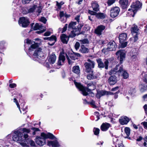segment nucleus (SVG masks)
Returning a JSON list of instances; mask_svg holds the SVG:
<instances>
[{"mask_svg": "<svg viewBox=\"0 0 147 147\" xmlns=\"http://www.w3.org/2000/svg\"><path fill=\"white\" fill-rule=\"evenodd\" d=\"M16 86V84L15 83H13L11 84H10L9 85V86L11 88H14Z\"/></svg>", "mask_w": 147, "mask_h": 147, "instance_id": "62", "label": "nucleus"}, {"mask_svg": "<svg viewBox=\"0 0 147 147\" xmlns=\"http://www.w3.org/2000/svg\"><path fill=\"white\" fill-rule=\"evenodd\" d=\"M79 41L80 44L83 45L84 44H88L89 43V41L87 38H84L83 39L80 40Z\"/></svg>", "mask_w": 147, "mask_h": 147, "instance_id": "38", "label": "nucleus"}, {"mask_svg": "<svg viewBox=\"0 0 147 147\" xmlns=\"http://www.w3.org/2000/svg\"><path fill=\"white\" fill-rule=\"evenodd\" d=\"M132 8L131 7V8L129 9L128 10V12L127 13V14H128L129 16H131L133 17H134V16L135 14L137 12V11L135 10L136 11L134 12V13H133L132 11Z\"/></svg>", "mask_w": 147, "mask_h": 147, "instance_id": "40", "label": "nucleus"}, {"mask_svg": "<svg viewBox=\"0 0 147 147\" xmlns=\"http://www.w3.org/2000/svg\"><path fill=\"white\" fill-rule=\"evenodd\" d=\"M138 30L139 29L138 28V26L136 25H134L131 29V33L133 35H134V34H136L135 35H137V36L139 32Z\"/></svg>", "mask_w": 147, "mask_h": 147, "instance_id": "27", "label": "nucleus"}, {"mask_svg": "<svg viewBox=\"0 0 147 147\" xmlns=\"http://www.w3.org/2000/svg\"><path fill=\"white\" fill-rule=\"evenodd\" d=\"M44 24L46 23L47 20L46 18L44 17H42L40 20Z\"/></svg>", "mask_w": 147, "mask_h": 147, "instance_id": "60", "label": "nucleus"}, {"mask_svg": "<svg viewBox=\"0 0 147 147\" xmlns=\"http://www.w3.org/2000/svg\"><path fill=\"white\" fill-rule=\"evenodd\" d=\"M34 53L33 55L34 60L38 61L39 63H41L44 61V54L42 49L40 48H36Z\"/></svg>", "mask_w": 147, "mask_h": 147, "instance_id": "4", "label": "nucleus"}, {"mask_svg": "<svg viewBox=\"0 0 147 147\" xmlns=\"http://www.w3.org/2000/svg\"><path fill=\"white\" fill-rule=\"evenodd\" d=\"M22 131L24 134L26 133H28L30 132V130L29 129H27L25 128L22 129Z\"/></svg>", "mask_w": 147, "mask_h": 147, "instance_id": "51", "label": "nucleus"}, {"mask_svg": "<svg viewBox=\"0 0 147 147\" xmlns=\"http://www.w3.org/2000/svg\"><path fill=\"white\" fill-rule=\"evenodd\" d=\"M61 39L62 42L64 44H67L69 40V38L65 34H63L61 36Z\"/></svg>", "mask_w": 147, "mask_h": 147, "instance_id": "28", "label": "nucleus"}, {"mask_svg": "<svg viewBox=\"0 0 147 147\" xmlns=\"http://www.w3.org/2000/svg\"><path fill=\"white\" fill-rule=\"evenodd\" d=\"M113 93L108 92L105 91H98L96 95V96L97 98H99L101 96L105 95H112L113 94Z\"/></svg>", "mask_w": 147, "mask_h": 147, "instance_id": "15", "label": "nucleus"}, {"mask_svg": "<svg viewBox=\"0 0 147 147\" xmlns=\"http://www.w3.org/2000/svg\"><path fill=\"white\" fill-rule=\"evenodd\" d=\"M76 32V30H72L71 31V32L69 35V37L73 38L76 35H78L79 34L78 32Z\"/></svg>", "mask_w": 147, "mask_h": 147, "instance_id": "33", "label": "nucleus"}, {"mask_svg": "<svg viewBox=\"0 0 147 147\" xmlns=\"http://www.w3.org/2000/svg\"><path fill=\"white\" fill-rule=\"evenodd\" d=\"M18 22L19 25L23 27H26L28 26L29 23L28 19L24 17L20 18Z\"/></svg>", "mask_w": 147, "mask_h": 147, "instance_id": "8", "label": "nucleus"}, {"mask_svg": "<svg viewBox=\"0 0 147 147\" xmlns=\"http://www.w3.org/2000/svg\"><path fill=\"white\" fill-rule=\"evenodd\" d=\"M125 132L127 137H128L130 134V130L128 127H126L124 129Z\"/></svg>", "mask_w": 147, "mask_h": 147, "instance_id": "42", "label": "nucleus"}, {"mask_svg": "<svg viewBox=\"0 0 147 147\" xmlns=\"http://www.w3.org/2000/svg\"><path fill=\"white\" fill-rule=\"evenodd\" d=\"M69 56L71 59H77L78 57H80V55L79 53L73 52V53L69 54Z\"/></svg>", "mask_w": 147, "mask_h": 147, "instance_id": "29", "label": "nucleus"}, {"mask_svg": "<svg viewBox=\"0 0 147 147\" xmlns=\"http://www.w3.org/2000/svg\"><path fill=\"white\" fill-rule=\"evenodd\" d=\"M117 79L116 76H111L108 80V82L110 85H113L115 84L117 82Z\"/></svg>", "mask_w": 147, "mask_h": 147, "instance_id": "19", "label": "nucleus"}, {"mask_svg": "<svg viewBox=\"0 0 147 147\" xmlns=\"http://www.w3.org/2000/svg\"><path fill=\"white\" fill-rule=\"evenodd\" d=\"M142 3L139 1H136L133 3V4L131 6L132 8V12L133 13H134V12H135V10L137 11L142 6Z\"/></svg>", "mask_w": 147, "mask_h": 147, "instance_id": "10", "label": "nucleus"}, {"mask_svg": "<svg viewBox=\"0 0 147 147\" xmlns=\"http://www.w3.org/2000/svg\"><path fill=\"white\" fill-rule=\"evenodd\" d=\"M74 84L76 87L82 92V93L84 96H87L88 94V92H90L91 90H94L96 86L92 82H91L87 84V88L85 87L80 83L75 81Z\"/></svg>", "mask_w": 147, "mask_h": 147, "instance_id": "1", "label": "nucleus"}, {"mask_svg": "<svg viewBox=\"0 0 147 147\" xmlns=\"http://www.w3.org/2000/svg\"><path fill=\"white\" fill-rule=\"evenodd\" d=\"M118 69L116 68L115 67V70H111L109 72V74L110 75L115 74L117 72V71H116V70H117Z\"/></svg>", "mask_w": 147, "mask_h": 147, "instance_id": "45", "label": "nucleus"}, {"mask_svg": "<svg viewBox=\"0 0 147 147\" xmlns=\"http://www.w3.org/2000/svg\"><path fill=\"white\" fill-rule=\"evenodd\" d=\"M64 53L62 52L60 53L59 55L58 61L57 63V65L58 66L57 67H56V68H59V66L63 65V63L65 60V57L64 56Z\"/></svg>", "mask_w": 147, "mask_h": 147, "instance_id": "12", "label": "nucleus"}, {"mask_svg": "<svg viewBox=\"0 0 147 147\" xmlns=\"http://www.w3.org/2000/svg\"><path fill=\"white\" fill-rule=\"evenodd\" d=\"M106 16V15L103 13H97L96 16L98 19H103L105 18Z\"/></svg>", "mask_w": 147, "mask_h": 147, "instance_id": "31", "label": "nucleus"}, {"mask_svg": "<svg viewBox=\"0 0 147 147\" xmlns=\"http://www.w3.org/2000/svg\"><path fill=\"white\" fill-rule=\"evenodd\" d=\"M14 133L15 135L12 137L13 141H19V142L24 141V139L23 137V134L19 131V129L18 131H15Z\"/></svg>", "mask_w": 147, "mask_h": 147, "instance_id": "5", "label": "nucleus"}, {"mask_svg": "<svg viewBox=\"0 0 147 147\" xmlns=\"http://www.w3.org/2000/svg\"><path fill=\"white\" fill-rule=\"evenodd\" d=\"M105 28V26L104 25H101L98 26L95 30V33L98 35L102 34V32Z\"/></svg>", "mask_w": 147, "mask_h": 147, "instance_id": "16", "label": "nucleus"}, {"mask_svg": "<svg viewBox=\"0 0 147 147\" xmlns=\"http://www.w3.org/2000/svg\"><path fill=\"white\" fill-rule=\"evenodd\" d=\"M134 55H130L131 56V58L132 59L134 60L136 59L137 57V53L136 52V50H134Z\"/></svg>", "mask_w": 147, "mask_h": 147, "instance_id": "52", "label": "nucleus"}, {"mask_svg": "<svg viewBox=\"0 0 147 147\" xmlns=\"http://www.w3.org/2000/svg\"><path fill=\"white\" fill-rule=\"evenodd\" d=\"M56 55L52 53L49 56L48 61L51 64H53L56 61Z\"/></svg>", "mask_w": 147, "mask_h": 147, "instance_id": "20", "label": "nucleus"}, {"mask_svg": "<svg viewBox=\"0 0 147 147\" xmlns=\"http://www.w3.org/2000/svg\"><path fill=\"white\" fill-rule=\"evenodd\" d=\"M26 43L28 44H32L30 47L29 49V52L32 51H33L34 49H35L38 46V43H34V44H32V42L30 40L26 39Z\"/></svg>", "mask_w": 147, "mask_h": 147, "instance_id": "13", "label": "nucleus"}, {"mask_svg": "<svg viewBox=\"0 0 147 147\" xmlns=\"http://www.w3.org/2000/svg\"><path fill=\"white\" fill-rule=\"evenodd\" d=\"M89 104L91 105L93 108H96V106L95 105V102L93 100H91L90 102H89Z\"/></svg>", "mask_w": 147, "mask_h": 147, "instance_id": "55", "label": "nucleus"}, {"mask_svg": "<svg viewBox=\"0 0 147 147\" xmlns=\"http://www.w3.org/2000/svg\"><path fill=\"white\" fill-rule=\"evenodd\" d=\"M127 35L126 33H123L121 34L119 36L120 42H124L126 40Z\"/></svg>", "mask_w": 147, "mask_h": 147, "instance_id": "24", "label": "nucleus"}, {"mask_svg": "<svg viewBox=\"0 0 147 147\" xmlns=\"http://www.w3.org/2000/svg\"><path fill=\"white\" fill-rule=\"evenodd\" d=\"M75 47L76 50H78L80 47V42H76L75 45Z\"/></svg>", "mask_w": 147, "mask_h": 147, "instance_id": "56", "label": "nucleus"}, {"mask_svg": "<svg viewBox=\"0 0 147 147\" xmlns=\"http://www.w3.org/2000/svg\"><path fill=\"white\" fill-rule=\"evenodd\" d=\"M117 46L115 42L113 41H110L107 44V49L109 51H114L115 50Z\"/></svg>", "mask_w": 147, "mask_h": 147, "instance_id": "14", "label": "nucleus"}, {"mask_svg": "<svg viewBox=\"0 0 147 147\" xmlns=\"http://www.w3.org/2000/svg\"><path fill=\"white\" fill-rule=\"evenodd\" d=\"M96 61L98 63V66L99 68H103L105 65L102 61L101 59H97Z\"/></svg>", "mask_w": 147, "mask_h": 147, "instance_id": "34", "label": "nucleus"}, {"mask_svg": "<svg viewBox=\"0 0 147 147\" xmlns=\"http://www.w3.org/2000/svg\"><path fill=\"white\" fill-rule=\"evenodd\" d=\"M92 7L93 10L96 11H99V6L96 2L93 3L92 5Z\"/></svg>", "mask_w": 147, "mask_h": 147, "instance_id": "30", "label": "nucleus"}, {"mask_svg": "<svg viewBox=\"0 0 147 147\" xmlns=\"http://www.w3.org/2000/svg\"><path fill=\"white\" fill-rule=\"evenodd\" d=\"M36 9V12L40 13L41 11L42 8L40 6H38L37 4L34 5L28 9V12L30 13L33 12Z\"/></svg>", "mask_w": 147, "mask_h": 147, "instance_id": "11", "label": "nucleus"}, {"mask_svg": "<svg viewBox=\"0 0 147 147\" xmlns=\"http://www.w3.org/2000/svg\"><path fill=\"white\" fill-rule=\"evenodd\" d=\"M76 22H71L68 25V29L69 30H76L75 29L77 28L76 26Z\"/></svg>", "mask_w": 147, "mask_h": 147, "instance_id": "25", "label": "nucleus"}, {"mask_svg": "<svg viewBox=\"0 0 147 147\" xmlns=\"http://www.w3.org/2000/svg\"><path fill=\"white\" fill-rule=\"evenodd\" d=\"M147 90V86L145 85H142L141 86V91L142 92Z\"/></svg>", "mask_w": 147, "mask_h": 147, "instance_id": "44", "label": "nucleus"}, {"mask_svg": "<svg viewBox=\"0 0 147 147\" xmlns=\"http://www.w3.org/2000/svg\"><path fill=\"white\" fill-rule=\"evenodd\" d=\"M13 101L14 102H15L17 105V107L19 108V109L20 111V112H21V111L20 110V106L18 104V102L17 100L16 99V98H14L13 99Z\"/></svg>", "mask_w": 147, "mask_h": 147, "instance_id": "57", "label": "nucleus"}, {"mask_svg": "<svg viewBox=\"0 0 147 147\" xmlns=\"http://www.w3.org/2000/svg\"><path fill=\"white\" fill-rule=\"evenodd\" d=\"M119 68V69L117 71V73L119 75H121H121L124 79H127L129 77V74L126 71L123 70V66L122 65L120 66L117 65L116 66V68L118 69Z\"/></svg>", "mask_w": 147, "mask_h": 147, "instance_id": "6", "label": "nucleus"}, {"mask_svg": "<svg viewBox=\"0 0 147 147\" xmlns=\"http://www.w3.org/2000/svg\"><path fill=\"white\" fill-rule=\"evenodd\" d=\"M88 62H86L84 64L86 68V71L87 72H92L90 74H88L87 78L89 80H93L96 78V76L94 75V73L92 71V69L94 67V62L91 61L90 59H88Z\"/></svg>", "mask_w": 147, "mask_h": 147, "instance_id": "3", "label": "nucleus"}, {"mask_svg": "<svg viewBox=\"0 0 147 147\" xmlns=\"http://www.w3.org/2000/svg\"><path fill=\"white\" fill-rule=\"evenodd\" d=\"M111 125L110 124L105 123H103L100 127L101 129L103 131H106L110 127Z\"/></svg>", "mask_w": 147, "mask_h": 147, "instance_id": "22", "label": "nucleus"}, {"mask_svg": "<svg viewBox=\"0 0 147 147\" xmlns=\"http://www.w3.org/2000/svg\"><path fill=\"white\" fill-rule=\"evenodd\" d=\"M136 90L134 87L131 88L128 91V93L130 95H132L136 92Z\"/></svg>", "mask_w": 147, "mask_h": 147, "instance_id": "41", "label": "nucleus"}, {"mask_svg": "<svg viewBox=\"0 0 147 147\" xmlns=\"http://www.w3.org/2000/svg\"><path fill=\"white\" fill-rule=\"evenodd\" d=\"M93 131L95 135H97L99 133L100 129L98 128H94L93 129Z\"/></svg>", "mask_w": 147, "mask_h": 147, "instance_id": "48", "label": "nucleus"}, {"mask_svg": "<svg viewBox=\"0 0 147 147\" xmlns=\"http://www.w3.org/2000/svg\"><path fill=\"white\" fill-rule=\"evenodd\" d=\"M63 4L64 3L62 2H61L60 3H59L57 1V5L59 9H60L61 7V5H63Z\"/></svg>", "mask_w": 147, "mask_h": 147, "instance_id": "58", "label": "nucleus"}, {"mask_svg": "<svg viewBox=\"0 0 147 147\" xmlns=\"http://www.w3.org/2000/svg\"><path fill=\"white\" fill-rule=\"evenodd\" d=\"M49 40L50 42L48 44L51 46L53 45L56 41V37L55 36H52L51 37H49Z\"/></svg>", "mask_w": 147, "mask_h": 147, "instance_id": "26", "label": "nucleus"}, {"mask_svg": "<svg viewBox=\"0 0 147 147\" xmlns=\"http://www.w3.org/2000/svg\"><path fill=\"white\" fill-rule=\"evenodd\" d=\"M72 70L73 72L77 74H79L80 73V68L78 66L74 67L72 68Z\"/></svg>", "mask_w": 147, "mask_h": 147, "instance_id": "32", "label": "nucleus"}, {"mask_svg": "<svg viewBox=\"0 0 147 147\" xmlns=\"http://www.w3.org/2000/svg\"><path fill=\"white\" fill-rule=\"evenodd\" d=\"M117 58L120 59V63H122L123 61L125 59V51L123 50H119L116 53Z\"/></svg>", "mask_w": 147, "mask_h": 147, "instance_id": "9", "label": "nucleus"}, {"mask_svg": "<svg viewBox=\"0 0 147 147\" xmlns=\"http://www.w3.org/2000/svg\"><path fill=\"white\" fill-rule=\"evenodd\" d=\"M143 80L145 82L147 83V74H146L144 75V78H143Z\"/></svg>", "mask_w": 147, "mask_h": 147, "instance_id": "64", "label": "nucleus"}, {"mask_svg": "<svg viewBox=\"0 0 147 147\" xmlns=\"http://www.w3.org/2000/svg\"><path fill=\"white\" fill-rule=\"evenodd\" d=\"M79 51L83 53H87L89 52V49L85 47L84 45H82L80 46Z\"/></svg>", "mask_w": 147, "mask_h": 147, "instance_id": "23", "label": "nucleus"}, {"mask_svg": "<svg viewBox=\"0 0 147 147\" xmlns=\"http://www.w3.org/2000/svg\"><path fill=\"white\" fill-rule=\"evenodd\" d=\"M109 63V60L108 59H106L105 61L104 62V63L105 65V69H107L108 68Z\"/></svg>", "mask_w": 147, "mask_h": 147, "instance_id": "54", "label": "nucleus"}, {"mask_svg": "<svg viewBox=\"0 0 147 147\" xmlns=\"http://www.w3.org/2000/svg\"><path fill=\"white\" fill-rule=\"evenodd\" d=\"M120 123L122 125L127 124L129 121L130 119L126 116L121 117L119 119Z\"/></svg>", "mask_w": 147, "mask_h": 147, "instance_id": "17", "label": "nucleus"}, {"mask_svg": "<svg viewBox=\"0 0 147 147\" xmlns=\"http://www.w3.org/2000/svg\"><path fill=\"white\" fill-rule=\"evenodd\" d=\"M28 144H29L31 146H35V144L34 142L31 140L30 139L27 141L26 142Z\"/></svg>", "mask_w": 147, "mask_h": 147, "instance_id": "50", "label": "nucleus"}, {"mask_svg": "<svg viewBox=\"0 0 147 147\" xmlns=\"http://www.w3.org/2000/svg\"><path fill=\"white\" fill-rule=\"evenodd\" d=\"M138 40V36L137 35H135L134 36L130 38V40L131 42L132 43L136 42Z\"/></svg>", "mask_w": 147, "mask_h": 147, "instance_id": "43", "label": "nucleus"}, {"mask_svg": "<svg viewBox=\"0 0 147 147\" xmlns=\"http://www.w3.org/2000/svg\"><path fill=\"white\" fill-rule=\"evenodd\" d=\"M41 137H36L35 140L36 143L40 146H42L46 144V139L49 138L54 139L55 138H56L54 136L50 133L47 134L42 133L41 134Z\"/></svg>", "mask_w": 147, "mask_h": 147, "instance_id": "2", "label": "nucleus"}, {"mask_svg": "<svg viewBox=\"0 0 147 147\" xmlns=\"http://www.w3.org/2000/svg\"><path fill=\"white\" fill-rule=\"evenodd\" d=\"M119 3L123 9H125L128 5V0H119Z\"/></svg>", "mask_w": 147, "mask_h": 147, "instance_id": "18", "label": "nucleus"}, {"mask_svg": "<svg viewBox=\"0 0 147 147\" xmlns=\"http://www.w3.org/2000/svg\"><path fill=\"white\" fill-rule=\"evenodd\" d=\"M80 15H78L75 18V19L77 20V21L79 22H80Z\"/></svg>", "mask_w": 147, "mask_h": 147, "instance_id": "63", "label": "nucleus"}, {"mask_svg": "<svg viewBox=\"0 0 147 147\" xmlns=\"http://www.w3.org/2000/svg\"><path fill=\"white\" fill-rule=\"evenodd\" d=\"M121 44V47L122 48H123L125 47L127 45V42H120Z\"/></svg>", "mask_w": 147, "mask_h": 147, "instance_id": "53", "label": "nucleus"}, {"mask_svg": "<svg viewBox=\"0 0 147 147\" xmlns=\"http://www.w3.org/2000/svg\"><path fill=\"white\" fill-rule=\"evenodd\" d=\"M83 24L81 23L78 26H77V28L76 30V32H80L81 29V28L83 26Z\"/></svg>", "mask_w": 147, "mask_h": 147, "instance_id": "49", "label": "nucleus"}, {"mask_svg": "<svg viewBox=\"0 0 147 147\" xmlns=\"http://www.w3.org/2000/svg\"><path fill=\"white\" fill-rule=\"evenodd\" d=\"M23 139H24V141H26V142H27V141H28L30 139L29 138H28V134H24V136H23Z\"/></svg>", "mask_w": 147, "mask_h": 147, "instance_id": "46", "label": "nucleus"}, {"mask_svg": "<svg viewBox=\"0 0 147 147\" xmlns=\"http://www.w3.org/2000/svg\"><path fill=\"white\" fill-rule=\"evenodd\" d=\"M120 9L119 8L117 7H112L110 11L111 16L114 18L118 16L119 14Z\"/></svg>", "mask_w": 147, "mask_h": 147, "instance_id": "7", "label": "nucleus"}, {"mask_svg": "<svg viewBox=\"0 0 147 147\" xmlns=\"http://www.w3.org/2000/svg\"><path fill=\"white\" fill-rule=\"evenodd\" d=\"M115 0H108L107 4L109 6H110L115 2Z\"/></svg>", "mask_w": 147, "mask_h": 147, "instance_id": "47", "label": "nucleus"}, {"mask_svg": "<svg viewBox=\"0 0 147 147\" xmlns=\"http://www.w3.org/2000/svg\"><path fill=\"white\" fill-rule=\"evenodd\" d=\"M141 124L143 125L145 129H147V122H144L141 123Z\"/></svg>", "mask_w": 147, "mask_h": 147, "instance_id": "61", "label": "nucleus"}, {"mask_svg": "<svg viewBox=\"0 0 147 147\" xmlns=\"http://www.w3.org/2000/svg\"><path fill=\"white\" fill-rule=\"evenodd\" d=\"M5 43V41H2L0 43V53H2L3 52V49L5 48L4 44Z\"/></svg>", "mask_w": 147, "mask_h": 147, "instance_id": "36", "label": "nucleus"}, {"mask_svg": "<svg viewBox=\"0 0 147 147\" xmlns=\"http://www.w3.org/2000/svg\"><path fill=\"white\" fill-rule=\"evenodd\" d=\"M118 139H117L116 138H115L113 139V142L114 143H115L116 144H118L119 146V147H123V144L121 143L120 144H119L118 142Z\"/></svg>", "mask_w": 147, "mask_h": 147, "instance_id": "39", "label": "nucleus"}, {"mask_svg": "<svg viewBox=\"0 0 147 147\" xmlns=\"http://www.w3.org/2000/svg\"><path fill=\"white\" fill-rule=\"evenodd\" d=\"M88 13H89L92 15H95L96 16L97 13L92 11L89 10Z\"/></svg>", "mask_w": 147, "mask_h": 147, "instance_id": "59", "label": "nucleus"}, {"mask_svg": "<svg viewBox=\"0 0 147 147\" xmlns=\"http://www.w3.org/2000/svg\"><path fill=\"white\" fill-rule=\"evenodd\" d=\"M44 28L43 26H42V25H39L38 24H36L33 28V29L34 30H40L42 28Z\"/></svg>", "mask_w": 147, "mask_h": 147, "instance_id": "35", "label": "nucleus"}, {"mask_svg": "<svg viewBox=\"0 0 147 147\" xmlns=\"http://www.w3.org/2000/svg\"><path fill=\"white\" fill-rule=\"evenodd\" d=\"M70 16L69 15H67L63 11H61L59 13V16L61 18H63V17H69Z\"/></svg>", "mask_w": 147, "mask_h": 147, "instance_id": "37", "label": "nucleus"}, {"mask_svg": "<svg viewBox=\"0 0 147 147\" xmlns=\"http://www.w3.org/2000/svg\"><path fill=\"white\" fill-rule=\"evenodd\" d=\"M47 145L49 146H52L53 147H60L57 140L49 141L47 142Z\"/></svg>", "mask_w": 147, "mask_h": 147, "instance_id": "21", "label": "nucleus"}]
</instances>
